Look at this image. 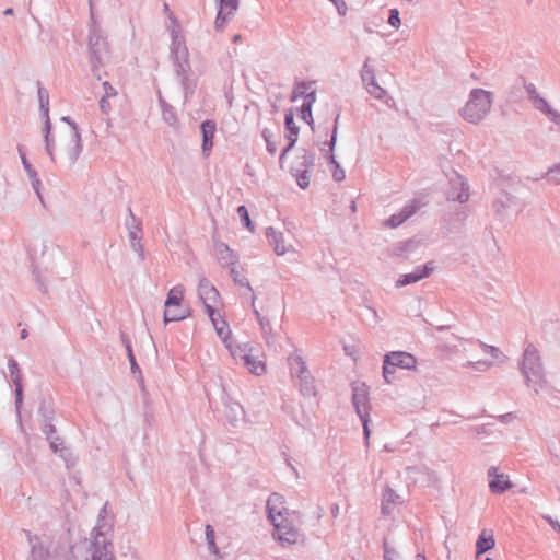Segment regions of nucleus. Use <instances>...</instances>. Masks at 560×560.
Masks as SVG:
<instances>
[{"instance_id": "ea45409f", "label": "nucleus", "mask_w": 560, "mask_h": 560, "mask_svg": "<svg viewBox=\"0 0 560 560\" xmlns=\"http://www.w3.org/2000/svg\"><path fill=\"white\" fill-rule=\"evenodd\" d=\"M100 105H101L102 109L106 110V107L109 106V104H108V102L106 100V96L101 100Z\"/></svg>"}, {"instance_id": "c756f323", "label": "nucleus", "mask_w": 560, "mask_h": 560, "mask_svg": "<svg viewBox=\"0 0 560 560\" xmlns=\"http://www.w3.org/2000/svg\"><path fill=\"white\" fill-rule=\"evenodd\" d=\"M206 536H207V541H208L210 549L213 552H217V547H215V541H214V530L211 525L206 526Z\"/></svg>"}, {"instance_id": "1a4fd4ad", "label": "nucleus", "mask_w": 560, "mask_h": 560, "mask_svg": "<svg viewBox=\"0 0 560 560\" xmlns=\"http://www.w3.org/2000/svg\"><path fill=\"white\" fill-rule=\"evenodd\" d=\"M416 364L417 360L412 354L402 351L392 352L387 354L384 360V377L387 380V382H389L388 377L394 373V369L396 366L411 370L416 368Z\"/></svg>"}, {"instance_id": "7ed1b4c3", "label": "nucleus", "mask_w": 560, "mask_h": 560, "mask_svg": "<svg viewBox=\"0 0 560 560\" xmlns=\"http://www.w3.org/2000/svg\"><path fill=\"white\" fill-rule=\"evenodd\" d=\"M281 505V500L278 493L269 497L267 502L268 517L275 526L273 537L282 545H293L300 541L301 535L299 530L292 525L289 518L279 520V514L275 513L276 508Z\"/></svg>"}, {"instance_id": "72a5a7b5", "label": "nucleus", "mask_w": 560, "mask_h": 560, "mask_svg": "<svg viewBox=\"0 0 560 560\" xmlns=\"http://www.w3.org/2000/svg\"><path fill=\"white\" fill-rule=\"evenodd\" d=\"M359 416H360V419L362 420V423H363L365 439H366V441H369V438H370V430H369V425H368V422H369L368 417H369V415L368 413H361Z\"/></svg>"}, {"instance_id": "79ce46f5", "label": "nucleus", "mask_w": 560, "mask_h": 560, "mask_svg": "<svg viewBox=\"0 0 560 560\" xmlns=\"http://www.w3.org/2000/svg\"><path fill=\"white\" fill-rule=\"evenodd\" d=\"M4 14H5V15H11V14H13V10H12V9H7V10L4 11Z\"/></svg>"}, {"instance_id": "a878e982", "label": "nucleus", "mask_w": 560, "mask_h": 560, "mask_svg": "<svg viewBox=\"0 0 560 560\" xmlns=\"http://www.w3.org/2000/svg\"><path fill=\"white\" fill-rule=\"evenodd\" d=\"M330 164H331L330 172L332 174L334 179L337 182L343 180L346 177V173L340 167V165L336 162L334 155H331V158H330Z\"/></svg>"}, {"instance_id": "6ab92c4d", "label": "nucleus", "mask_w": 560, "mask_h": 560, "mask_svg": "<svg viewBox=\"0 0 560 560\" xmlns=\"http://www.w3.org/2000/svg\"><path fill=\"white\" fill-rule=\"evenodd\" d=\"M237 0H221L220 10L215 20L218 27L222 26L228 18L236 10Z\"/></svg>"}, {"instance_id": "6e6552de", "label": "nucleus", "mask_w": 560, "mask_h": 560, "mask_svg": "<svg viewBox=\"0 0 560 560\" xmlns=\"http://www.w3.org/2000/svg\"><path fill=\"white\" fill-rule=\"evenodd\" d=\"M522 369L528 381H538L542 375L540 354L533 345H528L525 349Z\"/></svg>"}, {"instance_id": "473e14b6", "label": "nucleus", "mask_w": 560, "mask_h": 560, "mask_svg": "<svg viewBox=\"0 0 560 560\" xmlns=\"http://www.w3.org/2000/svg\"><path fill=\"white\" fill-rule=\"evenodd\" d=\"M388 23L393 26V27H399L400 25V18H399V12L397 9H392L390 10V15H389V19H388Z\"/></svg>"}, {"instance_id": "a211bd4d", "label": "nucleus", "mask_w": 560, "mask_h": 560, "mask_svg": "<svg viewBox=\"0 0 560 560\" xmlns=\"http://www.w3.org/2000/svg\"><path fill=\"white\" fill-rule=\"evenodd\" d=\"M202 131V150L205 153H209L213 147V139L215 135V122L212 120H206L201 124Z\"/></svg>"}, {"instance_id": "f704fd0d", "label": "nucleus", "mask_w": 560, "mask_h": 560, "mask_svg": "<svg viewBox=\"0 0 560 560\" xmlns=\"http://www.w3.org/2000/svg\"><path fill=\"white\" fill-rule=\"evenodd\" d=\"M103 85H104V89H105V96L106 97H112V96H115L117 94L115 89L112 85H109L107 82H105Z\"/></svg>"}, {"instance_id": "aec40b11", "label": "nucleus", "mask_w": 560, "mask_h": 560, "mask_svg": "<svg viewBox=\"0 0 560 560\" xmlns=\"http://www.w3.org/2000/svg\"><path fill=\"white\" fill-rule=\"evenodd\" d=\"M353 404L357 408L358 415L368 413V390L365 386L354 388Z\"/></svg>"}, {"instance_id": "37998d69", "label": "nucleus", "mask_w": 560, "mask_h": 560, "mask_svg": "<svg viewBox=\"0 0 560 560\" xmlns=\"http://www.w3.org/2000/svg\"><path fill=\"white\" fill-rule=\"evenodd\" d=\"M417 560H425V557H424V556H422V555H418V556H417Z\"/></svg>"}, {"instance_id": "4c0bfd02", "label": "nucleus", "mask_w": 560, "mask_h": 560, "mask_svg": "<svg viewBox=\"0 0 560 560\" xmlns=\"http://www.w3.org/2000/svg\"><path fill=\"white\" fill-rule=\"evenodd\" d=\"M345 351H346L347 354H349V355H351L353 358H355V355L358 353L357 349L353 346H346L345 347Z\"/></svg>"}, {"instance_id": "c03bdc74", "label": "nucleus", "mask_w": 560, "mask_h": 560, "mask_svg": "<svg viewBox=\"0 0 560 560\" xmlns=\"http://www.w3.org/2000/svg\"><path fill=\"white\" fill-rule=\"evenodd\" d=\"M21 336H22V338H25L26 337V330H22Z\"/></svg>"}, {"instance_id": "9b49d317", "label": "nucleus", "mask_w": 560, "mask_h": 560, "mask_svg": "<svg viewBox=\"0 0 560 560\" xmlns=\"http://www.w3.org/2000/svg\"><path fill=\"white\" fill-rule=\"evenodd\" d=\"M362 80L364 82L365 89L368 92L375 98L382 100L386 95V91L384 88H382L377 82L375 78V73L372 69L368 68L366 66L363 69L362 72Z\"/></svg>"}, {"instance_id": "b1692460", "label": "nucleus", "mask_w": 560, "mask_h": 560, "mask_svg": "<svg viewBox=\"0 0 560 560\" xmlns=\"http://www.w3.org/2000/svg\"><path fill=\"white\" fill-rule=\"evenodd\" d=\"M290 370L292 375H296L300 380H303V375L307 373L304 362L299 357L290 359Z\"/></svg>"}, {"instance_id": "0eeeda50", "label": "nucleus", "mask_w": 560, "mask_h": 560, "mask_svg": "<svg viewBox=\"0 0 560 560\" xmlns=\"http://www.w3.org/2000/svg\"><path fill=\"white\" fill-rule=\"evenodd\" d=\"M85 560H115L110 540L100 530L93 533V540Z\"/></svg>"}, {"instance_id": "a19ab883", "label": "nucleus", "mask_w": 560, "mask_h": 560, "mask_svg": "<svg viewBox=\"0 0 560 560\" xmlns=\"http://www.w3.org/2000/svg\"><path fill=\"white\" fill-rule=\"evenodd\" d=\"M11 374L13 375L18 371V364L15 362H11L9 364Z\"/></svg>"}, {"instance_id": "c85d7f7f", "label": "nucleus", "mask_w": 560, "mask_h": 560, "mask_svg": "<svg viewBox=\"0 0 560 560\" xmlns=\"http://www.w3.org/2000/svg\"><path fill=\"white\" fill-rule=\"evenodd\" d=\"M548 178H549V182H551L552 184L560 185V163L549 170Z\"/></svg>"}, {"instance_id": "f8f14e48", "label": "nucleus", "mask_w": 560, "mask_h": 560, "mask_svg": "<svg viewBox=\"0 0 560 560\" xmlns=\"http://www.w3.org/2000/svg\"><path fill=\"white\" fill-rule=\"evenodd\" d=\"M448 198L459 202H466L468 200V188L462 176L456 175L455 178L451 179V190L448 191Z\"/></svg>"}, {"instance_id": "393cba45", "label": "nucleus", "mask_w": 560, "mask_h": 560, "mask_svg": "<svg viewBox=\"0 0 560 560\" xmlns=\"http://www.w3.org/2000/svg\"><path fill=\"white\" fill-rule=\"evenodd\" d=\"M398 499L399 497L395 493L394 490L386 489L383 493L382 500L383 510L387 512L390 505L395 504L398 501Z\"/></svg>"}, {"instance_id": "c9c22d12", "label": "nucleus", "mask_w": 560, "mask_h": 560, "mask_svg": "<svg viewBox=\"0 0 560 560\" xmlns=\"http://www.w3.org/2000/svg\"><path fill=\"white\" fill-rule=\"evenodd\" d=\"M485 349H486L487 352H490L495 358H499V357L502 355V352L498 348H495V347L486 346Z\"/></svg>"}, {"instance_id": "f03ea898", "label": "nucleus", "mask_w": 560, "mask_h": 560, "mask_svg": "<svg viewBox=\"0 0 560 560\" xmlns=\"http://www.w3.org/2000/svg\"><path fill=\"white\" fill-rule=\"evenodd\" d=\"M46 145L51 158L58 156L72 161L77 159L80 153L81 138L75 128L67 127L59 130L57 135H54L51 138L47 132Z\"/></svg>"}, {"instance_id": "2eb2a0df", "label": "nucleus", "mask_w": 560, "mask_h": 560, "mask_svg": "<svg viewBox=\"0 0 560 560\" xmlns=\"http://www.w3.org/2000/svg\"><path fill=\"white\" fill-rule=\"evenodd\" d=\"M434 266L432 262L427 264L422 268H417L413 272L404 275L397 282V287H404L427 278L433 271Z\"/></svg>"}, {"instance_id": "cd10ccee", "label": "nucleus", "mask_w": 560, "mask_h": 560, "mask_svg": "<svg viewBox=\"0 0 560 560\" xmlns=\"http://www.w3.org/2000/svg\"><path fill=\"white\" fill-rule=\"evenodd\" d=\"M278 497L280 498L281 500V505L276 508L275 510V513L276 514H279V520H285V518H289L291 516V513L290 511L288 510V508L285 506V503H284V499L282 495L278 494Z\"/></svg>"}, {"instance_id": "4468645a", "label": "nucleus", "mask_w": 560, "mask_h": 560, "mask_svg": "<svg viewBox=\"0 0 560 560\" xmlns=\"http://www.w3.org/2000/svg\"><path fill=\"white\" fill-rule=\"evenodd\" d=\"M495 546L494 534L491 529H482L476 541V559L493 549Z\"/></svg>"}, {"instance_id": "e433bc0d", "label": "nucleus", "mask_w": 560, "mask_h": 560, "mask_svg": "<svg viewBox=\"0 0 560 560\" xmlns=\"http://www.w3.org/2000/svg\"><path fill=\"white\" fill-rule=\"evenodd\" d=\"M298 183L301 188L305 189L308 186L307 176L305 174L301 175Z\"/></svg>"}, {"instance_id": "f257e3e1", "label": "nucleus", "mask_w": 560, "mask_h": 560, "mask_svg": "<svg viewBox=\"0 0 560 560\" xmlns=\"http://www.w3.org/2000/svg\"><path fill=\"white\" fill-rule=\"evenodd\" d=\"M292 106L287 109L284 116V138L288 145L282 150L280 163L283 164L287 153L293 148L299 139L303 125L314 129L312 106L316 102V91L313 83H298L291 96Z\"/></svg>"}, {"instance_id": "7c9ffc66", "label": "nucleus", "mask_w": 560, "mask_h": 560, "mask_svg": "<svg viewBox=\"0 0 560 560\" xmlns=\"http://www.w3.org/2000/svg\"><path fill=\"white\" fill-rule=\"evenodd\" d=\"M46 557H47V552L42 546L33 547L32 553H31V560H46Z\"/></svg>"}, {"instance_id": "412c9836", "label": "nucleus", "mask_w": 560, "mask_h": 560, "mask_svg": "<svg viewBox=\"0 0 560 560\" xmlns=\"http://www.w3.org/2000/svg\"><path fill=\"white\" fill-rule=\"evenodd\" d=\"M417 210V206L415 203L406 206L399 214H394L388 220V225L392 228H396L401 224L406 219L411 217Z\"/></svg>"}, {"instance_id": "f3484780", "label": "nucleus", "mask_w": 560, "mask_h": 560, "mask_svg": "<svg viewBox=\"0 0 560 560\" xmlns=\"http://www.w3.org/2000/svg\"><path fill=\"white\" fill-rule=\"evenodd\" d=\"M209 317L215 328L218 336L221 338V340L225 345V347L228 348V345H234L232 342L231 330L229 328V325L225 323L224 319L221 318L219 310L217 311V313L213 316H209Z\"/></svg>"}, {"instance_id": "9d476101", "label": "nucleus", "mask_w": 560, "mask_h": 560, "mask_svg": "<svg viewBox=\"0 0 560 560\" xmlns=\"http://www.w3.org/2000/svg\"><path fill=\"white\" fill-rule=\"evenodd\" d=\"M199 295L209 316H213L219 310L220 299L217 289L207 280L199 283Z\"/></svg>"}, {"instance_id": "dca6fc26", "label": "nucleus", "mask_w": 560, "mask_h": 560, "mask_svg": "<svg viewBox=\"0 0 560 560\" xmlns=\"http://www.w3.org/2000/svg\"><path fill=\"white\" fill-rule=\"evenodd\" d=\"M489 477H491V480L489 481V487L492 492L494 493H502L505 490L511 488V482L509 481L508 476L503 474H498V469L492 467L489 470Z\"/></svg>"}, {"instance_id": "20e7f679", "label": "nucleus", "mask_w": 560, "mask_h": 560, "mask_svg": "<svg viewBox=\"0 0 560 560\" xmlns=\"http://www.w3.org/2000/svg\"><path fill=\"white\" fill-rule=\"evenodd\" d=\"M492 104L489 92L476 89L470 93V97L462 109V117L468 122H479L490 110Z\"/></svg>"}, {"instance_id": "a18cd8bd", "label": "nucleus", "mask_w": 560, "mask_h": 560, "mask_svg": "<svg viewBox=\"0 0 560 560\" xmlns=\"http://www.w3.org/2000/svg\"><path fill=\"white\" fill-rule=\"evenodd\" d=\"M485 560H493V559H492V558H490V557H487Z\"/></svg>"}, {"instance_id": "2f4dec72", "label": "nucleus", "mask_w": 560, "mask_h": 560, "mask_svg": "<svg viewBox=\"0 0 560 560\" xmlns=\"http://www.w3.org/2000/svg\"><path fill=\"white\" fill-rule=\"evenodd\" d=\"M38 97H39V102H40V106L42 108L45 109V114L47 115L48 114V93L45 89H39L38 90Z\"/></svg>"}, {"instance_id": "5701e85b", "label": "nucleus", "mask_w": 560, "mask_h": 560, "mask_svg": "<svg viewBox=\"0 0 560 560\" xmlns=\"http://www.w3.org/2000/svg\"><path fill=\"white\" fill-rule=\"evenodd\" d=\"M535 106L539 110H541L545 114H547L553 121H557V122L560 121V114H558L555 110H552L546 100L536 97L535 98Z\"/></svg>"}, {"instance_id": "4be33fe9", "label": "nucleus", "mask_w": 560, "mask_h": 560, "mask_svg": "<svg viewBox=\"0 0 560 560\" xmlns=\"http://www.w3.org/2000/svg\"><path fill=\"white\" fill-rule=\"evenodd\" d=\"M264 139L267 143V149L270 153H276L279 149L278 140L280 139V136L278 133H273L268 129H265L262 132Z\"/></svg>"}, {"instance_id": "bb28decb", "label": "nucleus", "mask_w": 560, "mask_h": 560, "mask_svg": "<svg viewBox=\"0 0 560 560\" xmlns=\"http://www.w3.org/2000/svg\"><path fill=\"white\" fill-rule=\"evenodd\" d=\"M237 213L240 215V218L242 219L244 225L250 231L253 232L254 231V226H253V223H252V220L249 218V213H248V210L245 206H240L237 208Z\"/></svg>"}, {"instance_id": "ddd939ff", "label": "nucleus", "mask_w": 560, "mask_h": 560, "mask_svg": "<svg viewBox=\"0 0 560 560\" xmlns=\"http://www.w3.org/2000/svg\"><path fill=\"white\" fill-rule=\"evenodd\" d=\"M267 238L269 244L273 247V250L277 255L281 256L290 250H292V246L289 244H285L283 234L280 232H277L272 228H269L266 232Z\"/></svg>"}, {"instance_id": "423d86ee", "label": "nucleus", "mask_w": 560, "mask_h": 560, "mask_svg": "<svg viewBox=\"0 0 560 560\" xmlns=\"http://www.w3.org/2000/svg\"><path fill=\"white\" fill-rule=\"evenodd\" d=\"M228 350L235 360L240 359L250 373L256 375L265 373V362L254 353L253 348L248 343L228 345Z\"/></svg>"}, {"instance_id": "58836bf2", "label": "nucleus", "mask_w": 560, "mask_h": 560, "mask_svg": "<svg viewBox=\"0 0 560 560\" xmlns=\"http://www.w3.org/2000/svg\"><path fill=\"white\" fill-rule=\"evenodd\" d=\"M13 382H14V383H15V385H16V394H18V397L20 398V397H21L22 389H21V384H20L19 375H16L15 377H13Z\"/></svg>"}, {"instance_id": "39448f33", "label": "nucleus", "mask_w": 560, "mask_h": 560, "mask_svg": "<svg viewBox=\"0 0 560 560\" xmlns=\"http://www.w3.org/2000/svg\"><path fill=\"white\" fill-rule=\"evenodd\" d=\"M184 299V288L180 285L172 288L164 304V322H176L185 319L189 315L188 307L182 304Z\"/></svg>"}]
</instances>
